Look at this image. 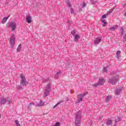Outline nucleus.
<instances>
[{
	"instance_id": "obj_4",
	"label": "nucleus",
	"mask_w": 126,
	"mask_h": 126,
	"mask_svg": "<svg viewBox=\"0 0 126 126\" xmlns=\"http://www.w3.org/2000/svg\"><path fill=\"white\" fill-rule=\"evenodd\" d=\"M20 77L21 78V82H20L21 85H22V86H25L27 82V80H26V78L25 77V76L23 75V74H21L20 75Z\"/></svg>"
},
{
	"instance_id": "obj_41",
	"label": "nucleus",
	"mask_w": 126,
	"mask_h": 126,
	"mask_svg": "<svg viewBox=\"0 0 126 126\" xmlns=\"http://www.w3.org/2000/svg\"><path fill=\"white\" fill-rule=\"evenodd\" d=\"M116 123H117V120H115V124L113 125V126H117Z\"/></svg>"
},
{
	"instance_id": "obj_7",
	"label": "nucleus",
	"mask_w": 126,
	"mask_h": 126,
	"mask_svg": "<svg viewBox=\"0 0 126 126\" xmlns=\"http://www.w3.org/2000/svg\"><path fill=\"white\" fill-rule=\"evenodd\" d=\"M10 43L11 46H12V48H13L15 44V36H14V34L11 35V38L10 39Z\"/></svg>"
},
{
	"instance_id": "obj_17",
	"label": "nucleus",
	"mask_w": 126,
	"mask_h": 126,
	"mask_svg": "<svg viewBox=\"0 0 126 126\" xmlns=\"http://www.w3.org/2000/svg\"><path fill=\"white\" fill-rule=\"evenodd\" d=\"M6 102V100H5V99H4V98H3V97H2V98H1L0 103L1 104H5Z\"/></svg>"
},
{
	"instance_id": "obj_20",
	"label": "nucleus",
	"mask_w": 126,
	"mask_h": 126,
	"mask_svg": "<svg viewBox=\"0 0 126 126\" xmlns=\"http://www.w3.org/2000/svg\"><path fill=\"white\" fill-rule=\"evenodd\" d=\"M61 103H63V100H60V102L57 103L54 106H53V109H55V108L58 107L59 105L61 104Z\"/></svg>"
},
{
	"instance_id": "obj_13",
	"label": "nucleus",
	"mask_w": 126,
	"mask_h": 126,
	"mask_svg": "<svg viewBox=\"0 0 126 126\" xmlns=\"http://www.w3.org/2000/svg\"><path fill=\"white\" fill-rule=\"evenodd\" d=\"M79 39H80V36L78 34H75L74 35V42H78Z\"/></svg>"
},
{
	"instance_id": "obj_45",
	"label": "nucleus",
	"mask_w": 126,
	"mask_h": 126,
	"mask_svg": "<svg viewBox=\"0 0 126 126\" xmlns=\"http://www.w3.org/2000/svg\"><path fill=\"white\" fill-rule=\"evenodd\" d=\"M48 80H49V78H47V81H48Z\"/></svg>"
},
{
	"instance_id": "obj_12",
	"label": "nucleus",
	"mask_w": 126,
	"mask_h": 126,
	"mask_svg": "<svg viewBox=\"0 0 126 126\" xmlns=\"http://www.w3.org/2000/svg\"><path fill=\"white\" fill-rule=\"evenodd\" d=\"M61 74H62L61 71H59V72H58L57 73V74H55V79H58V78H59V77H60V75H61Z\"/></svg>"
},
{
	"instance_id": "obj_38",
	"label": "nucleus",
	"mask_w": 126,
	"mask_h": 126,
	"mask_svg": "<svg viewBox=\"0 0 126 126\" xmlns=\"http://www.w3.org/2000/svg\"><path fill=\"white\" fill-rule=\"evenodd\" d=\"M113 28H114V30L118 29V26H114Z\"/></svg>"
},
{
	"instance_id": "obj_39",
	"label": "nucleus",
	"mask_w": 126,
	"mask_h": 126,
	"mask_svg": "<svg viewBox=\"0 0 126 126\" xmlns=\"http://www.w3.org/2000/svg\"><path fill=\"white\" fill-rule=\"evenodd\" d=\"M110 30H115V29H114V27H112L110 28Z\"/></svg>"
},
{
	"instance_id": "obj_37",
	"label": "nucleus",
	"mask_w": 126,
	"mask_h": 126,
	"mask_svg": "<svg viewBox=\"0 0 126 126\" xmlns=\"http://www.w3.org/2000/svg\"><path fill=\"white\" fill-rule=\"evenodd\" d=\"M86 6V3H83L82 4V7H85Z\"/></svg>"
},
{
	"instance_id": "obj_28",
	"label": "nucleus",
	"mask_w": 126,
	"mask_h": 126,
	"mask_svg": "<svg viewBox=\"0 0 126 126\" xmlns=\"http://www.w3.org/2000/svg\"><path fill=\"white\" fill-rule=\"evenodd\" d=\"M99 85L98 84V83H96V84H94L92 85V86H93V87H97V86H99Z\"/></svg>"
},
{
	"instance_id": "obj_5",
	"label": "nucleus",
	"mask_w": 126,
	"mask_h": 126,
	"mask_svg": "<svg viewBox=\"0 0 126 126\" xmlns=\"http://www.w3.org/2000/svg\"><path fill=\"white\" fill-rule=\"evenodd\" d=\"M119 81V77H113L110 79H109V83H111L113 85L116 84Z\"/></svg>"
},
{
	"instance_id": "obj_8",
	"label": "nucleus",
	"mask_w": 126,
	"mask_h": 126,
	"mask_svg": "<svg viewBox=\"0 0 126 126\" xmlns=\"http://www.w3.org/2000/svg\"><path fill=\"white\" fill-rule=\"evenodd\" d=\"M102 41V37L98 36L96 37L94 40V44L96 46L98 44H100V42Z\"/></svg>"
},
{
	"instance_id": "obj_26",
	"label": "nucleus",
	"mask_w": 126,
	"mask_h": 126,
	"mask_svg": "<svg viewBox=\"0 0 126 126\" xmlns=\"http://www.w3.org/2000/svg\"><path fill=\"white\" fill-rule=\"evenodd\" d=\"M71 35H73V36H75V34H76V32H75V31L73 30L71 32Z\"/></svg>"
},
{
	"instance_id": "obj_32",
	"label": "nucleus",
	"mask_w": 126,
	"mask_h": 126,
	"mask_svg": "<svg viewBox=\"0 0 126 126\" xmlns=\"http://www.w3.org/2000/svg\"><path fill=\"white\" fill-rule=\"evenodd\" d=\"M90 1H91L92 3H93V4H95V3H96V2H97V1H94V0H90Z\"/></svg>"
},
{
	"instance_id": "obj_35",
	"label": "nucleus",
	"mask_w": 126,
	"mask_h": 126,
	"mask_svg": "<svg viewBox=\"0 0 126 126\" xmlns=\"http://www.w3.org/2000/svg\"><path fill=\"white\" fill-rule=\"evenodd\" d=\"M124 33V29L122 28L121 29V34L123 35V33Z\"/></svg>"
},
{
	"instance_id": "obj_9",
	"label": "nucleus",
	"mask_w": 126,
	"mask_h": 126,
	"mask_svg": "<svg viewBox=\"0 0 126 126\" xmlns=\"http://www.w3.org/2000/svg\"><path fill=\"white\" fill-rule=\"evenodd\" d=\"M98 83L99 85H103L104 83H105V80H104V78H100L98 80Z\"/></svg>"
},
{
	"instance_id": "obj_15",
	"label": "nucleus",
	"mask_w": 126,
	"mask_h": 126,
	"mask_svg": "<svg viewBox=\"0 0 126 126\" xmlns=\"http://www.w3.org/2000/svg\"><path fill=\"white\" fill-rule=\"evenodd\" d=\"M121 54H122V52H121V51L119 50L117 52L116 58H117V59H118V60H119V59H120V58H121Z\"/></svg>"
},
{
	"instance_id": "obj_14",
	"label": "nucleus",
	"mask_w": 126,
	"mask_h": 126,
	"mask_svg": "<svg viewBox=\"0 0 126 126\" xmlns=\"http://www.w3.org/2000/svg\"><path fill=\"white\" fill-rule=\"evenodd\" d=\"M9 15L7 16V17H4L2 19V21H1V23H2V24H4V23H5V22H6L7 19H8V18H9Z\"/></svg>"
},
{
	"instance_id": "obj_30",
	"label": "nucleus",
	"mask_w": 126,
	"mask_h": 126,
	"mask_svg": "<svg viewBox=\"0 0 126 126\" xmlns=\"http://www.w3.org/2000/svg\"><path fill=\"white\" fill-rule=\"evenodd\" d=\"M103 72H108V69H107V67H104L103 68Z\"/></svg>"
},
{
	"instance_id": "obj_18",
	"label": "nucleus",
	"mask_w": 126,
	"mask_h": 126,
	"mask_svg": "<svg viewBox=\"0 0 126 126\" xmlns=\"http://www.w3.org/2000/svg\"><path fill=\"white\" fill-rule=\"evenodd\" d=\"M106 126H111L112 125V120H108L106 122Z\"/></svg>"
},
{
	"instance_id": "obj_23",
	"label": "nucleus",
	"mask_w": 126,
	"mask_h": 126,
	"mask_svg": "<svg viewBox=\"0 0 126 126\" xmlns=\"http://www.w3.org/2000/svg\"><path fill=\"white\" fill-rule=\"evenodd\" d=\"M17 89H18V90H23V88L22 87V86H21V85L19 86H17L16 87Z\"/></svg>"
},
{
	"instance_id": "obj_29",
	"label": "nucleus",
	"mask_w": 126,
	"mask_h": 126,
	"mask_svg": "<svg viewBox=\"0 0 126 126\" xmlns=\"http://www.w3.org/2000/svg\"><path fill=\"white\" fill-rule=\"evenodd\" d=\"M67 6H69V7H71V3H70V2L68 1L67 2Z\"/></svg>"
},
{
	"instance_id": "obj_46",
	"label": "nucleus",
	"mask_w": 126,
	"mask_h": 126,
	"mask_svg": "<svg viewBox=\"0 0 126 126\" xmlns=\"http://www.w3.org/2000/svg\"><path fill=\"white\" fill-rule=\"evenodd\" d=\"M1 118V115L0 114V119Z\"/></svg>"
},
{
	"instance_id": "obj_36",
	"label": "nucleus",
	"mask_w": 126,
	"mask_h": 126,
	"mask_svg": "<svg viewBox=\"0 0 126 126\" xmlns=\"http://www.w3.org/2000/svg\"><path fill=\"white\" fill-rule=\"evenodd\" d=\"M7 102L8 104H11L12 100H7Z\"/></svg>"
},
{
	"instance_id": "obj_44",
	"label": "nucleus",
	"mask_w": 126,
	"mask_h": 126,
	"mask_svg": "<svg viewBox=\"0 0 126 126\" xmlns=\"http://www.w3.org/2000/svg\"><path fill=\"white\" fill-rule=\"evenodd\" d=\"M124 40L125 41H126V37H124Z\"/></svg>"
},
{
	"instance_id": "obj_6",
	"label": "nucleus",
	"mask_w": 126,
	"mask_h": 126,
	"mask_svg": "<svg viewBox=\"0 0 126 126\" xmlns=\"http://www.w3.org/2000/svg\"><path fill=\"white\" fill-rule=\"evenodd\" d=\"M8 25L9 27L11 28L12 31H14L16 29V23L14 22L8 23Z\"/></svg>"
},
{
	"instance_id": "obj_24",
	"label": "nucleus",
	"mask_w": 126,
	"mask_h": 126,
	"mask_svg": "<svg viewBox=\"0 0 126 126\" xmlns=\"http://www.w3.org/2000/svg\"><path fill=\"white\" fill-rule=\"evenodd\" d=\"M15 123L16 126H21L20 124H19V122L18 120L15 121Z\"/></svg>"
},
{
	"instance_id": "obj_2",
	"label": "nucleus",
	"mask_w": 126,
	"mask_h": 126,
	"mask_svg": "<svg viewBox=\"0 0 126 126\" xmlns=\"http://www.w3.org/2000/svg\"><path fill=\"white\" fill-rule=\"evenodd\" d=\"M51 89L52 87H51V84H50L45 87V89L43 94L44 97H47V96H49V95H50V92H51Z\"/></svg>"
},
{
	"instance_id": "obj_16",
	"label": "nucleus",
	"mask_w": 126,
	"mask_h": 126,
	"mask_svg": "<svg viewBox=\"0 0 126 126\" xmlns=\"http://www.w3.org/2000/svg\"><path fill=\"white\" fill-rule=\"evenodd\" d=\"M32 106H36V103L31 102L28 106V109L30 110Z\"/></svg>"
},
{
	"instance_id": "obj_47",
	"label": "nucleus",
	"mask_w": 126,
	"mask_h": 126,
	"mask_svg": "<svg viewBox=\"0 0 126 126\" xmlns=\"http://www.w3.org/2000/svg\"><path fill=\"white\" fill-rule=\"evenodd\" d=\"M42 81H43V82H44V80H43Z\"/></svg>"
},
{
	"instance_id": "obj_1",
	"label": "nucleus",
	"mask_w": 126,
	"mask_h": 126,
	"mask_svg": "<svg viewBox=\"0 0 126 126\" xmlns=\"http://www.w3.org/2000/svg\"><path fill=\"white\" fill-rule=\"evenodd\" d=\"M80 120H81V111H78L75 118L76 126H80Z\"/></svg>"
},
{
	"instance_id": "obj_42",
	"label": "nucleus",
	"mask_w": 126,
	"mask_h": 126,
	"mask_svg": "<svg viewBox=\"0 0 126 126\" xmlns=\"http://www.w3.org/2000/svg\"><path fill=\"white\" fill-rule=\"evenodd\" d=\"M120 120H121V118L119 117L118 120V122H120Z\"/></svg>"
},
{
	"instance_id": "obj_27",
	"label": "nucleus",
	"mask_w": 126,
	"mask_h": 126,
	"mask_svg": "<svg viewBox=\"0 0 126 126\" xmlns=\"http://www.w3.org/2000/svg\"><path fill=\"white\" fill-rule=\"evenodd\" d=\"M70 9H71V10H70L71 14H74V15H75V13H74V10H73V9H72V8L71 7Z\"/></svg>"
},
{
	"instance_id": "obj_22",
	"label": "nucleus",
	"mask_w": 126,
	"mask_h": 126,
	"mask_svg": "<svg viewBox=\"0 0 126 126\" xmlns=\"http://www.w3.org/2000/svg\"><path fill=\"white\" fill-rule=\"evenodd\" d=\"M115 9L114 8H112L111 10H110L109 11L107 12V15H109V14H111L113 11H114V10Z\"/></svg>"
},
{
	"instance_id": "obj_40",
	"label": "nucleus",
	"mask_w": 126,
	"mask_h": 126,
	"mask_svg": "<svg viewBox=\"0 0 126 126\" xmlns=\"http://www.w3.org/2000/svg\"><path fill=\"white\" fill-rule=\"evenodd\" d=\"M69 100V98L68 97H66V100L65 101L67 102V101H68Z\"/></svg>"
},
{
	"instance_id": "obj_48",
	"label": "nucleus",
	"mask_w": 126,
	"mask_h": 126,
	"mask_svg": "<svg viewBox=\"0 0 126 126\" xmlns=\"http://www.w3.org/2000/svg\"><path fill=\"white\" fill-rule=\"evenodd\" d=\"M125 36H126V34L125 35Z\"/></svg>"
},
{
	"instance_id": "obj_19",
	"label": "nucleus",
	"mask_w": 126,
	"mask_h": 126,
	"mask_svg": "<svg viewBox=\"0 0 126 126\" xmlns=\"http://www.w3.org/2000/svg\"><path fill=\"white\" fill-rule=\"evenodd\" d=\"M112 98V95H108L106 96L105 102H109L110 100H111V98Z\"/></svg>"
},
{
	"instance_id": "obj_21",
	"label": "nucleus",
	"mask_w": 126,
	"mask_h": 126,
	"mask_svg": "<svg viewBox=\"0 0 126 126\" xmlns=\"http://www.w3.org/2000/svg\"><path fill=\"white\" fill-rule=\"evenodd\" d=\"M121 91H122V89H119V90H116L115 91V94L116 95H119V94H120V93H121Z\"/></svg>"
},
{
	"instance_id": "obj_34",
	"label": "nucleus",
	"mask_w": 126,
	"mask_h": 126,
	"mask_svg": "<svg viewBox=\"0 0 126 126\" xmlns=\"http://www.w3.org/2000/svg\"><path fill=\"white\" fill-rule=\"evenodd\" d=\"M107 18V15H103L101 17L102 19H104V18Z\"/></svg>"
},
{
	"instance_id": "obj_3",
	"label": "nucleus",
	"mask_w": 126,
	"mask_h": 126,
	"mask_svg": "<svg viewBox=\"0 0 126 126\" xmlns=\"http://www.w3.org/2000/svg\"><path fill=\"white\" fill-rule=\"evenodd\" d=\"M88 94V92H85L83 94H80L78 95V99L77 100V102H76V104H77V103H80V102H82L83 99V97L86 96V95H87Z\"/></svg>"
},
{
	"instance_id": "obj_33",
	"label": "nucleus",
	"mask_w": 126,
	"mask_h": 126,
	"mask_svg": "<svg viewBox=\"0 0 126 126\" xmlns=\"http://www.w3.org/2000/svg\"><path fill=\"white\" fill-rule=\"evenodd\" d=\"M21 50V47H20V46H19L17 49V52H20Z\"/></svg>"
},
{
	"instance_id": "obj_10",
	"label": "nucleus",
	"mask_w": 126,
	"mask_h": 126,
	"mask_svg": "<svg viewBox=\"0 0 126 126\" xmlns=\"http://www.w3.org/2000/svg\"><path fill=\"white\" fill-rule=\"evenodd\" d=\"M26 19L27 23L30 24L32 22V18L30 16H27Z\"/></svg>"
},
{
	"instance_id": "obj_11",
	"label": "nucleus",
	"mask_w": 126,
	"mask_h": 126,
	"mask_svg": "<svg viewBox=\"0 0 126 126\" xmlns=\"http://www.w3.org/2000/svg\"><path fill=\"white\" fill-rule=\"evenodd\" d=\"M44 105V102L42 100H40L39 103H36L35 107H41Z\"/></svg>"
},
{
	"instance_id": "obj_43",
	"label": "nucleus",
	"mask_w": 126,
	"mask_h": 126,
	"mask_svg": "<svg viewBox=\"0 0 126 126\" xmlns=\"http://www.w3.org/2000/svg\"><path fill=\"white\" fill-rule=\"evenodd\" d=\"M124 16H125V17H126V11L124 13Z\"/></svg>"
},
{
	"instance_id": "obj_25",
	"label": "nucleus",
	"mask_w": 126,
	"mask_h": 126,
	"mask_svg": "<svg viewBox=\"0 0 126 126\" xmlns=\"http://www.w3.org/2000/svg\"><path fill=\"white\" fill-rule=\"evenodd\" d=\"M101 22H102V23H103L104 24L102 25L103 27H105V26H106V25L107 24V23L106 22H105V21L103 19H101Z\"/></svg>"
},
{
	"instance_id": "obj_31",
	"label": "nucleus",
	"mask_w": 126,
	"mask_h": 126,
	"mask_svg": "<svg viewBox=\"0 0 126 126\" xmlns=\"http://www.w3.org/2000/svg\"><path fill=\"white\" fill-rule=\"evenodd\" d=\"M54 126H61V123H60V122H57L54 125Z\"/></svg>"
}]
</instances>
